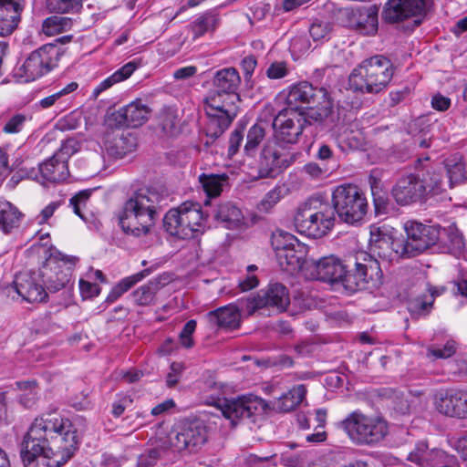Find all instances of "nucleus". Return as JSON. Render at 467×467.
<instances>
[{"mask_svg": "<svg viewBox=\"0 0 467 467\" xmlns=\"http://www.w3.org/2000/svg\"><path fill=\"white\" fill-rule=\"evenodd\" d=\"M78 448L77 429L67 419L48 414L36 418L21 443L25 467H61Z\"/></svg>", "mask_w": 467, "mask_h": 467, "instance_id": "f257e3e1", "label": "nucleus"}, {"mask_svg": "<svg viewBox=\"0 0 467 467\" xmlns=\"http://www.w3.org/2000/svg\"><path fill=\"white\" fill-rule=\"evenodd\" d=\"M161 187H142L131 192L116 213L122 231L130 235H147L155 223L157 210L166 201Z\"/></svg>", "mask_w": 467, "mask_h": 467, "instance_id": "f03ea898", "label": "nucleus"}, {"mask_svg": "<svg viewBox=\"0 0 467 467\" xmlns=\"http://www.w3.org/2000/svg\"><path fill=\"white\" fill-rule=\"evenodd\" d=\"M394 75L390 59L383 55H375L355 68L348 78V85L354 91L377 94L384 90Z\"/></svg>", "mask_w": 467, "mask_h": 467, "instance_id": "7ed1b4c3", "label": "nucleus"}, {"mask_svg": "<svg viewBox=\"0 0 467 467\" xmlns=\"http://www.w3.org/2000/svg\"><path fill=\"white\" fill-rule=\"evenodd\" d=\"M293 222L300 234L321 238L332 230L336 217L330 203L310 198L297 206Z\"/></svg>", "mask_w": 467, "mask_h": 467, "instance_id": "20e7f679", "label": "nucleus"}, {"mask_svg": "<svg viewBox=\"0 0 467 467\" xmlns=\"http://www.w3.org/2000/svg\"><path fill=\"white\" fill-rule=\"evenodd\" d=\"M239 94L212 90L204 99V110L208 118L207 136L217 139L231 125L238 113Z\"/></svg>", "mask_w": 467, "mask_h": 467, "instance_id": "39448f33", "label": "nucleus"}, {"mask_svg": "<svg viewBox=\"0 0 467 467\" xmlns=\"http://www.w3.org/2000/svg\"><path fill=\"white\" fill-rule=\"evenodd\" d=\"M206 215L198 202H185L170 210L163 218L166 231L181 239L197 237L204 230Z\"/></svg>", "mask_w": 467, "mask_h": 467, "instance_id": "423d86ee", "label": "nucleus"}, {"mask_svg": "<svg viewBox=\"0 0 467 467\" xmlns=\"http://www.w3.org/2000/svg\"><path fill=\"white\" fill-rule=\"evenodd\" d=\"M334 214L348 224L360 223L368 213V201L364 192L354 184H342L332 192Z\"/></svg>", "mask_w": 467, "mask_h": 467, "instance_id": "0eeeda50", "label": "nucleus"}, {"mask_svg": "<svg viewBox=\"0 0 467 467\" xmlns=\"http://www.w3.org/2000/svg\"><path fill=\"white\" fill-rule=\"evenodd\" d=\"M406 240L394 242V250L403 258H411L422 254L439 241L440 225L424 224L408 221L404 224Z\"/></svg>", "mask_w": 467, "mask_h": 467, "instance_id": "6e6552de", "label": "nucleus"}, {"mask_svg": "<svg viewBox=\"0 0 467 467\" xmlns=\"http://www.w3.org/2000/svg\"><path fill=\"white\" fill-rule=\"evenodd\" d=\"M341 424L350 440L356 444L377 443L388 433V425L385 420L359 411L350 413Z\"/></svg>", "mask_w": 467, "mask_h": 467, "instance_id": "1a4fd4ad", "label": "nucleus"}, {"mask_svg": "<svg viewBox=\"0 0 467 467\" xmlns=\"http://www.w3.org/2000/svg\"><path fill=\"white\" fill-rule=\"evenodd\" d=\"M272 245L280 267L288 273L298 270L307 272L311 260L306 259L307 246L288 233L274 234Z\"/></svg>", "mask_w": 467, "mask_h": 467, "instance_id": "9d476101", "label": "nucleus"}, {"mask_svg": "<svg viewBox=\"0 0 467 467\" xmlns=\"http://www.w3.org/2000/svg\"><path fill=\"white\" fill-rule=\"evenodd\" d=\"M381 275L379 262L366 253L356 258L354 268L347 269L342 284L349 292L369 289L375 286Z\"/></svg>", "mask_w": 467, "mask_h": 467, "instance_id": "9b49d317", "label": "nucleus"}, {"mask_svg": "<svg viewBox=\"0 0 467 467\" xmlns=\"http://www.w3.org/2000/svg\"><path fill=\"white\" fill-rule=\"evenodd\" d=\"M60 48L56 44H46L33 51L17 69L16 75L25 82L33 81L57 66Z\"/></svg>", "mask_w": 467, "mask_h": 467, "instance_id": "f8f14e48", "label": "nucleus"}, {"mask_svg": "<svg viewBox=\"0 0 467 467\" xmlns=\"http://www.w3.org/2000/svg\"><path fill=\"white\" fill-rule=\"evenodd\" d=\"M207 439V427L201 420L184 421L168 435L170 446L179 452H196L205 444Z\"/></svg>", "mask_w": 467, "mask_h": 467, "instance_id": "ddd939ff", "label": "nucleus"}, {"mask_svg": "<svg viewBox=\"0 0 467 467\" xmlns=\"http://www.w3.org/2000/svg\"><path fill=\"white\" fill-rule=\"evenodd\" d=\"M215 406L233 425L240 419L250 418L258 411L265 412L269 409V404L265 400L254 395L218 399Z\"/></svg>", "mask_w": 467, "mask_h": 467, "instance_id": "4468645a", "label": "nucleus"}, {"mask_svg": "<svg viewBox=\"0 0 467 467\" xmlns=\"http://www.w3.org/2000/svg\"><path fill=\"white\" fill-rule=\"evenodd\" d=\"M290 302L288 289L280 283H271L265 289L259 291L256 296L241 302L243 311L249 316L265 307H274L279 312L286 309Z\"/></svg>", "mask_w": 467, "mask_h": 467, "instance_id": "2eb2a0df", "label": "nucleus"}, {"mask_svg": "<svg viewBox=\"0 0 467 467\" xmlns=\"http://www.w3.org/2000/svg\"><path fill=\"white\" fill-rule=\"evenodd\" d=\"M296 156L295 153L275 142L268 141L259 156L257 163L258 177H275L283 170L288 168L296 161Z\"/></svg>", "mask_w": 467, "mask_h": 467, "instance_id": "dca6fc26", "label": "nucleus"}, {"mask_svg": "<svg viewBox=\"0 0 467 467\" xmlns=\"http://www.w3.org/2000/svg\"><path fill=\"white\" fill-rule=\"evenodd\" d=\"M275 142L278 145L296 144L304 130V121L299 110L283 109L273 123Z\"/></svg>", "mask_w": 467, "mask_h": 467, "instance_id": "f3484780", "label": "nucleus"}, {"mask_svg": "<svg viewBox=\"0 0 467 467\" xmlns=\"http://www.w3.org/2000/svg\"><path fill=\"white\" fill-rule=\"evenodd\" d=\"M431 0H389L385 5L383 18L389 23H398L412 18L413 26L421 24Z\"/></svg>", "mask_w": 467, "mask_h": 467, "instance_id": "a211bd4d", "label": "nucleus"}, {"mask_svg": "<svg viewBox=\"0 0 467 467\" xmlns=\"http://www.w3.org/2000/svg\"><path fill=\"white\" fill-rule=\"evenodd\" d=\"M76 257L49 258L40 268L46 288L55 293L66 287L69 282Z\"/></svg>", "mask_w": 467, "mask_h": 467, "instance_id": "6ab92c4d", "label": "nucleus"}, {"mask_svg": "<svg viewBox=\"0 0 467 467\" xmlns=\"http://www.w3.org/2000/svg\"><path fill=\"white\" fill-rule=\"evenodd\" d=\"M9 289L14 290L23 300L29 303L44 302L47 297V289L42 279L40 269L37 272L18 273Z\"/></svg>", "mask_w": 467, "mask_h": 467, "instance_id": "aec40b11", "label": "nucleus"}, {"mask_svg": "<svg viewBox=\"0 0 467 467\" xmlns=\"http://www.w3.org/2000/svg\"><path fill=\"white\" fill-rule=\"evenodd\" d=\"M102 149L114 160L122 159L137 148V138L119 129H110L104 133Z\"/></svg>", "mask_w": 467, "mask_h": 467, "instance_id": "412c9836", "label": "nucleus"}, {"mask_svg": "<svg viewBox=\"0 0 467 467\" xmlns=\"http://www.w3.org/2000/svg\"><path fill=\"white\" fill-rule=\"evenodd\" d=\"M391 194L396 202L400 205L421 202L426 197L424 186L417 171L400 178L393 186Z\"/></svg>", "mask_w": 467, "mask_h": 467, "instance_id": "4be33fe9", "label": "nucleus"}, {"mask_svg": "<svg viewBox=\"0 0 467 467\" xmlns=\"http://www.w3.org/2000/svg\"><path fill=\"white\" fill-rule=\"evenodd\" d=\"M348 266L335 256L323 257L318 261L311 260L307 273L310 279L327 283L343 281Z\"/></svg>", "mask_w": 467, "mask_h": 467, "instance_id": "5701e85b", "label": "nucleus"}, {"mask_svg": "<svg viewBox=\"0 0 467 467\" xmlns=\"http://www.w3.org/2000/svg\"><path fill=\"white\" fill-rule=\"evenodd\" d=\"M150 112L147 104L136 99L111 113L109 119L119 127L138 128L149 119Z\"/></svg>", "mask_w": 467, "mask_h": 467, "instance_id": "b1692460", "label": "nucleus"}, {"mask_svg": "<svg viewBox=\"0 0 467 467\" xmlns=\"http://www.w3.org/2000/svg\"><path fill=\"white\" fill-rule=\"evenodd\" d=\"M414 169L424 186L426 196L428 194H440L446 191L447 182L443 180L439 167L431 161L429 157L419 158L415 161Z\"/></svg>", "mask_w": 467, "mask_h": 467, "instance_id": "393cba45", "label": "nucleus"}, {"mask_svg": "<svg viewBox=\"0 0 467 467\" xmlns=\"http://www.w3.org/2000/svg\"><path fill=\"white\" fill-rule=\"evenodd\" d=\"M434 406L443 415L467 418V391H441L434 397Z\"/></svg>", "mask_w": 467, "mask_h": 467, "instance_id": "a878e982", "label": "nucleus"}, {"mask_svg": "<svg viewBox=\"0 0 467 467\" xmlns=\"http://www.w3.org/2000/svg\"><path fill=\"white\" fill-rule=\"evenodd\" d=\"M327 93L325 88H316L306 81L299 82L289 88L285 97V109L302 110L301 104H315L318 99L325 98Z\"/></svg>", "mask_w": 467, "mask_h": 467, "instance_id": "bb28decb", "label": "nucleus"}, {"mask_svg": "<svg viewBox=\"0 0 467 467\" xmlns=\"http://www.w3.org/2000/svg\"><path fill=\"white\" fill-rule=\"evenodd\" d=\"M408 460L420 467H435L450 462L445 451L436 448L429 449L425 442L417 443L415 449L409 453Z\"/></svg>", "mask_w": 467, "mask_h": 467, "instance_id": "cd10ccee", "label": "nucleus"}, {"mask_svg": "<svg viewBox=\"0 0 467 467\" xmlns=\"http://www.w3.org/2000/svg\"><path fill=\"white\" fill-rule=\"evenodd\" d=\"M436 246L441 253L457 256L462 253L465 242L462 234L456 225L451 224L444 228L440 226V236Z\"/></svg>", "mask_w": 467, "mask_h": 467, "instance_id": "c85d7f7f", "label": "nucleus"}, {"mask_svg": "<svg viewBox=\"0 0 467 467\" xmlns=\"http://www.w3.org/2000/svg\"><path fill=\"white\" fill-rule=\"evenodd\" d=\"M21 11L17 0H0V36L13 33L20 22Z\"/></svg>", "mask_w": 467, "mask_h": 467, "instance_id": "c756f323", "label": "nucleus"}, {"mask_svg": "<svg viewBox=\"0 0 467 467\" xmlns=\"http://www.w3.org/2000/svg\"><path fill=\"white\" fill-rule=\"evenodd\" d=\"M314 105L299 110L302 115V121H304V128L311 125H320L332 114L333 103L327 93L325 98L318 99Z\"/></svg>", "mask_w": 467, "mask_h": 467, "instance_id": "7c9ffc66", "label": "nucleus"}, {"mask_svg": "<svg viewBox=\"0 0 467 467\" xmlns=\"http://www.w3.org/2000/svg\"><path fill=\"white\" fill-rule=\"evenodd\" d=\"M39 171L43 180L48 182H63L69 174L67 161L55 154L39 164Z\"/></svg>", "mask_w": 467, "mask_h": 467, "instance_id": "2f4dec72", "label": "nucleus"}, {"mask_svg": "<svg viewBox=\"0 0 467 467\" xmlns=\"http://www.w3.org/2000/svg\"><path fill=\"white\" fill-rule=\"evenodd\" d=\"M209 322L221 328L234 329L240 324V311L234 305L220 307L207 315Z\"/></svg>", "mask_w": 467, "mask_h": 467, "instance_id": "473e14b6", "label": "nucleus"}, {"mask_svg": "<svg viewBox=\"0 0 467 467\" xmlns=\"http://www.w3.org/2000/svg\"><path fill=\"white\" fill-rule=\"evenodd\" d=\"M306 395V386L303 384L296 385L275 400L272 404V408L269 407L268 410L272 409L273 410L280 413L292 411L302 403Z\"/></svg>", "mask_w": 467, "mask_h": 467, "instance_id": "72a5a7b5", "label": "nucleus"}, {"mask_svg": "<svg viewBox=\"0 0 467 467\" xmlns=\"http://www.w3.org/2000/svg\"><path fill=\"white\" fill-rule=\"evenodd\" d=\"M241 77L234 67H225L215 72L213 85L215 90L233 94H239Z\"/></svg>", "mask_w": 467, "mask_h": 467, "instance_id": "f704fd0d", "label": "nucleus"}, {"mask_svg": "<svg viewBox=\"0 0 467 467\" xmlns=\"http://www.w3.org/2000/svg\"><path fill=\"white\" fill-rule=\"evenodd\" d=\"M213 217L226 228L237 227L244 219L240 208L231 202L219 204L213 213Z\"/></svg>", "mask_w": 467, "mask_h": 467, "instance_id": "c9c22d12", "label": "nucleus"}, {"mask_svg": "<svg viewBox=\"0 0 467 467\" xmlns=\"http://www.w3.org/2000/svg\"><path fill=\"white\" fill-rule=\"evenodd\" d=\"M219 16L213 11L200 15L189 26L193 39L202 36L206 33L213 32L219 25Z\"/></svg>", "mask_w": 467, "mask_h": 467, "instance_id": "e433bc0d", "label": "nucleus"}, {"mask_svg": "<svg viewBox=\"0 0 467 467\" xmlns=\"http://www.w3.org/2000/svg\"><path fill=\"white\" fill-rule=\"evenodd\" d=\"M357 20L358 30L368 36L375 35L378 31V12L379 8L375 5L359 9Z\"/></svg>", "mask_w": 467, "mask_h": 467, "instance_id": "4c0bfd02", "label": "nucleus"}, {"mask_svg": "<svg viewBox=\"0 0 467 467\" xmlns=\"http://www.w3.org/2000/svg\"><path fill=\"white\" fill-rule=\"evenodd\" d=\"M444 168L446 170L447 187L451 189L457 185L463 183L466 180L465 165L460 157H451L444 161Z\"/></svg>", "mask_w": 467, "mask_h": 467, "instance_id": "58836bf2", "label": "nucleus"}, {"mask_svg": "<svg viewBox=\"0 0 467 467\" xmlns=\"http://www.w3.org/2000/svg\"><path fill=\"white\" fill-rule=\"evenodd\" d=\"M21 213L10 202L0 200V229L9 233L12 229L18 227Z\"/></svg>", "mask_w": 467, "mask_h": 467, "instance_id": "ea45409f", "label": "nucleus"}, {"mask_svg": "<svg viewBox=\"0 0 467 467\" xmlns=\"http://www.w3.org/2000/svg\"><path fill=\"white\" fill-rule=\"evenodd\" d=\"M161 288V283L157 280H151L134 290L130 297L135 305L140 306H149L155 303L157 292Z\"/></svg>", "mask_w": 467, "mask_h": 467, "instance_id": "a19ab883", "label": "nucleus"}, {"mask_svg": "<svg viewBox=\"0 0 467 467\" xmlns=\"http://www.w3.org/2000/svg\"><path fill=\"white\" fill-rule=\"evenodd\" d=\"M266 126V123L257 122L249 128L244 147V153L247 156H254L259 145L265 139Z\"/></svg>", "mask_w": 467, "mask_h": 467, "instance_id": "79ce46f5", "label": "nucleus"}, {"mask_svg": "<svg viewBox=\"0 0 467 467\" xmlns=\"http://www.w3.org/2000/svg\"><path fill=\"white\" fill-rule=\"evenodd\" d=\"M136 69V65L133 62H129L123 67H121L119 69H118L116 72H114L111 76L101 81L93 90V97L96 99L99 96L101 92L104 90L109 88L114 84L119 83L120 81H123L127 79L129 77L131 76V74Z\"/></svg>", "mask_w": 467, "mask_h": 467, "instance_id": "37998d69", "label": "nucleus"}, {"mask_svg": "<svg viewBox=\"0 0 467 467\" xmlns=\"http://www.w3.org/2000/svg\"><path fill=\"white\" fill-rule=\"evenodd\" d=\"M150 274V271L145 269L135 275L121 279L116 285L112 287L107 296L108 303H113L119 298L124 293L135 285L138 282L142 280Z\"/></svg>", "mask_w": 467, "mask_h": 467, "instance_id": "c03bdc74", "label": "nucleus"}, {"mask_svg": "<svg viewBox=\"0 0 467 467\" xmlns=\"http://www.w3.org/2000/svg\"><path fill=\"white\" fill-rule=\"evenodd\" d=\"M17 389L21 391L19 402L26 408H32L38 400L39 388L36 380L17 381Z\"/></svg>", "mask_w": 467, "mask_h": 467, "instance_id": "a18cd8bd", "label": "nucleus"}, {"mask_svg": "<svg viewBox=\"0 0 467 467\" xmlns=\"http://www.w3.org/2000/svg\"><path fill=\"white\" fill-rule=\"evenodd\" d=\"M72 20L67 16H53L44 20L42 32L47 36H55L70 29Z\"/></svg>", "mask_w": 467, "mask_h": 467, "instance_id": "49530a36", "label": "nucleus"}, {"mask_svg": "<svg viewBox=\"0 0 467 467\" xmlns=\"http://www.w3.org/2000/svg\"><path fill=\"white\" fill-rule=\"evenodd\" d=\"M226 182V176L206 175L200 176V182L208 197H216L223 191V184Z\"/></svg>", "mask_w": 467, "mask_h": 467, "instance_id": "de8ad7c7", "label": "nucleus"}, {"mask_svg": "<svg viewBox=\"0 0 467 467\" xmlns=\"http://www.w3.org/2000/svg\"><path fill=\"white\" fill-rule=\"evenodd\" d=\"M432 305L433 296L422 294L414 298L410 299L408 303V309L411 313V315L426 316L431 312Z\"/></svg>", "mask_w": 467, "mask_h": 467, "instance_id": "09e8293b", "label": "nucleus"}, {"mask_svg": "<svg viewBox=\"0 0 467 467\" xmlns=\"http://www.w3.org/2000/svg\"><path fill=\"white\" fill-rule=\"evenodd\" d=\"M283 192L284 188L280 186H276L269 191L258 203V210L263 213H268L284 197Z\"/></svg>", "mask_w": 467, "mask_h": 467, "instance_id": "8fccbe9b", "label": "nucleus"}, {"mask_svg": "<svg viewBox=\"0 0 467 467\" xmlns=\"http://www.w3.org/2000/svg\"><path fill=\"white\" fill-rule=\"evenodd\" d=\"M47 6L51 12L74 13L81 8L76 0H47Z\"/></svg>", "mask_w": 467, "mask_h": 467, "instance_id": "3c124183", "label": "nucleus"}, {"mask_svg": "<svg viewBox=\"0 0 467 467\" xmlns=\"http://www.w3.org/2000/svg\"><path fill=\"white\" fill-rule=\"evenodd\" d=\"M178 124V119L175 110L164 109L160 114V125L162 130L168 134H174Z\"/></svg>", "mask_w": 467, "mask_h": 467, "instance_id": "603ef678", "label": "nucleus"}, {"mask_svg": "<svg viewBox=\"0 0 467 467\" xmlns=\"http://www.w3.org/2000/svg\"><path fill=\"white\" fill-rule=\"evenodd\" d=\"M27 118L25 114L17 113L11 117L3 126V132L6 134H17L26 125Z\"/></svg>", "mask_w": 467, "mask_h": 467, "instance_id": "864d4df0", "label": "nucleus"}, {"mask_svg": "<svg viewBox=\"0 0 467 467\" xmlns=\"http://www.w3.org/2000/svg\"><path fill=\"white\" fill-rule=\"evenodd\" d=\"M456 351V343L453 340H448L442 348L431 347L428 348V357L437 358H448Z\"/></svg>", "mask_w": 467, "mask_h": 467, "instance_id": "5fc2aeb1", "label": "nucleus"}, {"mask_svg": "<svg viewBox=\"0 0 467 467\" xmlns=\"http://www.w3.org/2000/svg\"><path fill=\"white\" fill-rule=\"evenodd\" d=\"M90 194V190L80 191L69 200L70 205L73 207L74 213L82 219H84V215L82 214L81 210L82 208L86 207L87 202L88 201Z\"/></svg>", "mask_w": 467, "mask_h": 467, "instance_id": "6e6d98bb", "label": "nucleus"}, {"mask_svg": "<svg viewBox=\"0 0 467 467\" xmlns=\"http://www.w3.org/2000/svg\"><path fill=\"white\" fill-rule=\"evenodd\" d=\"M329 31V24L322 21H315L309 27V34L314 41L325 39L327 36Z\"/></svg>", "mask_w": 467, "mask_h": 467, "instance_id": "4d7b16f0", "label": "nucleus"}, {"mask_svg": "<svg viewBox=\"0 0 467 467\" xmlns=\"http://www.w3.org/2000/svg\"><path fill=\"white\" fill-rule=\"evenodd\" d=\"M196 329V321L193 319L189 320L183 327L180 333V342L186 348H190L193 346L192 334Z\"/></svg>", "mask_w": 467, "mask_h": 467, "instance_id": "13d9d810", "label": "nucleus"}, {"mask_svg": "<svg viewBox=\"0 0 467 467\" xmlns=\"http://www.w3.org/2000/svg\"><path fill=\"white\" fill-rule=\"evenodd\" d=\"M78 146L76 140L68 139L62 143L55 155L67 162L68 158L78 150Z\"/></svg>", "mask_w": 467, "mask_h": 467, "instance_id": "bf43d9fd", "label": "nucleus"}, {"mask_svg": "<svg viewBox=\"0 0 467 467\" xmlns=\"http://www.w3.org/2000/svg\"><path fill=\"white\" fill-rule=\"evenodd\" d=\"M288 74L286 63L284 61H275L272 63L266 70V75L271 79H279Z\"/></svg>", "mask_w": 467, "mask_h": 467, "instance_id": "052dcab7", "label": "nucleus"}, {"mask_svg": "<svg viewBox=\"0 0 467 467\" xmlns=\"http://www.w3.org/2000/svg\"><path fill=\"white\" fill-rule=\"evenodd\" d=\"M79 290L84 299L95 297L99 296L100 292V288L98 285L82 279L79 281Z\"/></svg>", "mask_w": 467, "mask_h": 467, "instance_id": "680f3d73", "label": "nucleus"}, {"mask_svg": "<svg viewBox=\"0 0 467 467\" xmlns=\"http://www.w3.org/2000/svg\"><path fill=\"white\" fill-rule=\"evenodd\" d=\"M244 136V129L235 130L231 133V137L229 140V149H228V153L230 156L234 155L238 151V150L243 142Z\"/></svg>", "mask_w": 467, "mask_h": 467, "instance_id": "e2e57ef3", "label": "nucleus"}, {"mask_svg": "<svg viewBox=\"0 0 467 467\" xmlns=\"http://www.w3.org/2000/svg\"><path fill=\"white\" fill-rule=\"evenodd\" d=\"M256 65L257 61L254 56H247L242 59L241 67L244 72V78L246 81L251 78Z\"/></svg>", "mask_w": 467, "mask_h": 467, "instance_id": "0e129e2a", "label": "nucleus"}, {"mask_svg": "<svg viewBox=\"0 0 467 467\" xmlns=\"http://www.w3.org/2000/svg\"><path fill=\"white\" fill-rule=\"evenodd\" d=\"M159 458V451L156 449L150 450L147 453L139 457L137 467H150L155 464Z\"/></svg>", "mask_w": 467, "mask_h": 467, "instance_id": "69168bd1", "label": "nucleus"}, {"mask_svg": "<svg viewBox=\"0 0 467 467\" xmlns=\"http://www.w3.org/2000/svg\"><path fill=\"white\" fill-rule=\"evenodd\" d=\"M176 406L174 400L172 399H168L151 409V415L154 417H159L167 414L171 410H172Z\"/></svg>", "mask_w": 467, "mask_h": 467, "instance_id": "338daca9", "label": "nucleus"}, {"mask_svg": "<svg viewBox=\"0 0 467 467\" xmlns=\"http://www.w3.org/2000/svg\"><path fill=\"white\" fill-rule=\"evenodd\" d=\"M451 442L462 458L467 461V433L459 438L452 439Z\"/></svg>", "mask_w": 467, "mask_h": 467, "instance_id": "774afa93", "label": "nucleus"}]
</instances>
